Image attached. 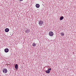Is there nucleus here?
Here are the masks:
<instances>
[{"label":"nucleus","mask_w":76,"mask_h":76,"mask_svg":"<svg viewBox=\"0 0 76 76\" xmlns=\"http://www.w3.org/2000/svg\"><path fill=\"white\" fill-rule=\"evenodd\" d=\"M39 23L40 26H42V25L44 23V22L42 20H40L39 21Z\"/></svg>","instance_id":"1"},{"label":"nucleus","mask_w":76,"mask_h":76,"mask_svg":"<svg viewBox=\"0 0 76 76\" xmlns=\"http://www.w3.org/2000/svg\"><path fill=\"white\" fill-rule=\"evenodd\" d=\"M25 32L27 34H30V30L29 29H27L25 31Z\"/></svg>","instance_id":"2"},{"label":"nucleus","mask_w":76,"mask_h":76,"mask_svg":"<svg viewBox=\"0 0 76 76\" xmlns=\"http://www.w3.org/2000/svg\"><path fill=\"white\" fill-rule=\"evenodd\" d=\"M3 73H6L7 72V69L6 68H4L3 69Z\"/></svg>","instance_id":"3"},{"label":"nucleus","mask_w":76,"mask_h":76,"mask_svg":"<svg viewBox=\"0 0 76 76\" xmlns=\"http://www.w3.org/2000/svg\"><path fill=\"white\" fill-rule=\"evenodd\" d=\"M49 34L50 36H53L54 35V33L52 31H50L49 33Z\"/></svg>","instance_id":"4"},{"label":"nucleus","mask_w":76,"mask_h":76,"mask_svg":"<svg viewBox=\"0 0 76 76\" xmlns=\"http://www.w3.org/2000/svg\"><path fill=\"white\" fill-rule=\"evenodd\" d=\"M5 31L6 32H9V28H5Z\"/></svg>","instance_id":"5"},{"label":"nucleus","mask_w":76,"mask_h":76,"mask_svg":"<svg viewBox=\"0 0 76 76\" xmlns=\"http://www.w3.org/2000/svg\"><path fill=\"white\" fill-rule=\"evenodd\" d=\"M4 51L5 53H8L9 52V49L8 48H6L4 49Z\"/></svg>","instance_id":"6"},{"label":"nucleus","mask_w":76,"mask_h":76,"mask_svg":"<svg viewBox=\"0 0 76 76\" xmlns=\"http://www.w3.org/2000/svg\"><path fill=\"white\" fill-rule=\"evenodd\" d=\"M40 7V5H39V4H37L36 5V7L37 8H39V7Z\"/></svg>","instance_id":"7"},{"label":"nucleus","mask_w":76,"mask_h":76,"mask_svg":"<svg viewBox=\"0 0 76 76\" xmlns=\"http://www.w3.org/2000/svg\"><path fill=\"white\" fill-rule=\"evenodd\" d=\"M15 67L16 69H18V64H16L15 66Z\"/></svg>","instance_id":"8"},{"label":"nucleus","mask_w":76,"mask_h":76,"mask_svg":"<svg viewBox=\"0 0 76 76\" xmlns=\"http://www.w3.org/2000/svg\"><path fill=\"white\" fill-rule=\"evenodd\" d=\"M63 19H64V17H63V16H62L60 17V20H63Z\"/></svg>","instance_id":"9"},{"label":"nucleus","mask_w":76,"mask_h":76,"mask_svg":"<svg viewBox=\"0 0 76 76\" xmlns=\"http://www.w3.org/2000/svg\"><path fill=\"white\" fill-rule=\"evenodd\" d=\"M36 44L35 43H34L32 45L33 46V47H35V46H36Z\"/></svg>","instance_id":"10"},{"label":"nucleus","mask_w":76,"mask_h":76,"mask_svg":"<svg viewBox=\"0 0 76 76\" xmlns=\"http://www.w3.org/2000/svg\"><path fill=\"white\" fill-rule=\"evenodd\" d=\"M61 36H64V33L63 32H61Z\"/></svg>","instance_id":"11"},{"label":"nucleus","mask_w":76,"mask_h":76,"mask_svg":"<svg viewBox=\"0 0 76 76\" xmlns=\"http://www.w3.org/2000/svg\"><path fill=\"white\" fill-rule=\"evenodd\" d=\"M46 72L47 73H50V71L48 70H47L46 71Z\"/></svg>","instance_id":"12"},{"label":"nucleus","mask_w":76,"mask_h":76,"mask_svg":"<svg viewBox=\"0 0 76 76\" xmlns=\"http://www.w3.org/2000/svg\"><path fill=\"white\" fill-rule=\"evenodd\" d=\"M51 70V68H49L48 69V70L49 71V70Z\"/></svg>","instance_id":"13"},{"label":"nucleus","mask_w":76,"mask_h":76,"mask_svg":"<svg viewBox=\"0 0 76 76\" xmlns=\"http://www.w3.org/2000/svg\"><path fill=\"white\" fill-rule=\"evenodd\" d=\"M20 1H22L23 0H19Z\"/></svg>","instance_id":"14"}]
</instances>
